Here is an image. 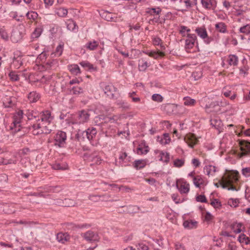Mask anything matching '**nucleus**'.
I'll return each instance as SVG.
<instances>
[{
    "label": "nucleus",
    "instance_id": "38",
    "mask_svg": "<svg viewBox=\"0 0 250 250\" xmlns=\"http://www.w3.org/2000/svg\"><path fill=\"white\" fill-rule=\"evenodd\" d=\"M98 42L96 41L89 42L86 44L85 46L90 50H94L98 47Z\"/></svg>",
    "mask_w": 250,
    "mask_h": 250
},
{
    "label": "nucleus",
    "instance_id": "25",
    "mask_svg": "<svg viewBox=\"0 0 250 250\" xmlns=\"http://www.w3.org/2000/svg\"><path fill=\"white\" fill-rule=\"evenodd\" d=\"M27 98L30 102L36 103L40 98V96L36 91H32L27 95Z\"/></svg>",
    "mask_w": 250,
    "mask_h": 250
},
{
    "label": "nucleus",
    "instance_id": "4",
    "mask_svg": "<svg viewBox=\"0 0 250 250\" xmlns=\"http://www.w3.org/2000/svg\"><path fill=\"white\" fill-rule=\"evenodd\" d=\"M66 132L59 130L54 136L55 145L58 146L60 147H64L66 143Z\"/></svg>",
    "mask_w": 250,
    "mask_h": 250
},
{
    "label": "nucleus",
    "instance_id": "13",
    "mask_svg": "<svg viewBox=\"0 0 250 250\" xmlns=\"http://www.w3.org/2000/svg\"><path fill=\"white\" fill-rule=\"evenodd\" d=\"M26 29L25 26L21 24H20L17 26V34L18 33V40H17V42L21 41L25 38L26 35Z\"/></svg>",
    "mask_w": 250,
    "mask_h": 250
},
{
    "label": "nucleus",
    "instance_id": "49",
    "mask_svg": "<svg viewBox=\"0 0 250 250\" xmlns=\"http://www.w3.org/2000/svg\"><path fill=\"white\" fill-rule=\"evenodd\" d=\"M26 16L28 19L35 20L37 18L38 15L37 12L31 11V12H28Z\"/></svg>",
    "mask_w": 250,
    "mask_h": 250
},
{
    "label": "nucleus",
    "instance_id": "46",
    "mask_svg": "<svg viewBox=\"0 0 250 250\" xmlns=\"http://www.w3.org/2000/svg\"><path fill=\"white\" fill-rule=\"evenodd\" d=\"M239 31L240 33L249 34L250 33V25L249 24H247L240 27Z\"/></svg>",
    "mask_w": 250,
    "mask_h": 250
},
{
    "label": "nucleus",
    "instance_id": "61",
    "mask_svg": "<svg viewBox=\"0 0 250 250\" xmlns=\"http://www.w3.org/2000/svg\"><path fill=\"white\" fill-rule=\"evenodd\" d=\"M242 174L246 177H250V167H245L242 168Z\"/></svg>",
    "mask_w": 250,
    "mask_h": 250
},
{
    "label": "nucleus",
    "instance_id": "12",
    "mask_svg": "<svg viewBox=\"0 0 250 250\" xmlns=\"http://www.w3.org/2000/svg\"><path fill=\"white\" fill-rule=\"evenodd\" d=\"M101 16L105 20L109 21L116 22L118 17L114 13L107 11H104L100 14Z\"/></svg>",
    "mask_w": 250,
    "mask_h": 250
},
{
    "label": "nucleus",
    "instance_id": "47",
    "mask_svg": "<svg viewBox=\"0 0 250 250\" xmlns=\"http://www.w3.org/2000/svg\"><path fill=\"white\" fill-rule=\"evenodd\" d=\"M211 125L214 126L217 129H219V128L221 127L222 125V122L220 120H213L211 121Z\"/></svg>",
    "mask_w": 250,
    "mask_h": 250
},
{
    "label": "nucleus",
    "instance_id": "57",
    "mask_svg": "<svg viewBox=\"0 0 250 250\" xmlns=\"http://www.w3.org/2000/svg\"><path fill=\"white\" fill-rule=\"evenodd\" d=\"M129 97H130L132 101L134 103L139 102L141 100L140 98L138 97H135V96L136 95V93L135 92H133L132 93H129Z\"/></svg>",
    "mask_w": 250,
    "mask_h": 250
},
{
    "label": "nucleus",
    "instance_id": "28",
    "mask_svg": "<svg viewBox=\"0 0 250 250\" xmlns=\"http://www.w3.org/2000/svg\"><path fill=\"white\" fill-rule=\"evenodd\" d=\"M146 166V163L143 160H135L133 164V167L137 170L142 169Z\"/></svg>",
    "mask_w": 250,
    "mask_h": 250
},
{
    "label": "nucleus",
    "instance_id": "14",
    "mask_svg": "<svg viewBox=\"0 0 250 250\" xmlns=\"http://www.w3.org/2000/svg\"><path fill=\"white\" fill-rule=\"evenodd\" d=\"M162 12V9L160 7L148 8L146 10V13L150 16H153L154 18L160 16Z\"/></svg>",
    "mask_w": 250,
    "mask_h": 250
},
{
    "label": "nucleus",
    "instance_id": "58",
    "mask_svg": "<svg viewBox=\"0 0 250 250\" xmlns=\"http://www.w3.org/2000/svg\"><path fill=\"white\" fill-rule=\"evenodd\" d=\"M3 104L5 105V106L7 107H11L15 105V104L13 103L11 98L7 99V100H5V102H3Z\"/></svg>",
    "mask_w": 250,
    "mask_h": 250
},
{
    "label": "nucleus",
    "instance_id": "20",
    "mask_svg": "<svg viewBox=\"0 0 250 250\" xmlns=\"http://www.w3.org/2000/svg\"><path fill=\"white\" fill-rule=\"evenodd\" d=\"M195 31L197 35L202 39L205 40L206 38H208V33L205 27L202 26L200 27H197L195 30Z\"/></svg>",
    "mask_w": 250,
    "mask_h": 250
},
{
    "label": "nucleus",
    "instance_id": "19",
    "mask_svg": "<svg viewBox=\"0 0 250 250\" xmlns=\"http://www.w3.org/2000/svg\"><path fill=\"white\" fill-rule=\"evenodd\" d=\"M164 111L168 114L174 113L177 110V105L174 104H167L164 106Z\"/></svg>",
    "mask_w": 250,
    "mask_h": 250
},
{
    "label": "nucleus",
    "instance_id": "56",
    "mask_svg": "<svg viewBox=\"0 0 250 250\" xmlns=\"http://www.w3.org/2000/svg\"><path fill=\"white\" fill-rule=\"evenodd\" d=\"M196 200L199 202L205 203H208V201L206 198V197L205 196V195H204L203 194L197 195L196 197Z\"/></svg>",
    "mask_w": 250,
    "mask_h": 250
},
{
    "label": "nucleus",
    "instance_id": "24",
    "mask_svg": "<svg viewBox=\"0 0 250 250\" xmlns=\"http://www.w3.org/2000/svg\"><path fill=\"white\" fill-rule=\"evenodd\" d=\"M197 222L190 220H186L183 222V226L185 229H192L197 227Z\"/></svg>",
    "mask_w": 250,
    "mask_h": 250
},
{
    "label": "nucleus",
    "instance_id": "21",
    "mask_svg": "<svg viewBox=\"0 0 250 250\" xmlns=\"http://www.w3.org/2000/svg\"><path fill=\"white\" fill-rule=\"evenodd\" d=\"M121 208H126V210L124 211V212H126L129 214H134L139 212L140 208L139 207L137 206L129 205L128 206H121Z\"/></svg>",
    "mask_w": 250,
    "mask_h": 250
},
{
    "label": "nucleus",
    "instance_id": "63",
    "mask_svg": "<svg viewBox=\"0 0 250 250\" xmlns=\"http://www.w3.org/2000/svg\"><path fill=\"white\" fill-rule=\"evenodd\" d=\"M127 154L125 152L121 151L120 152V156L119 159L120 160L119 163L123 162L127 158Z\"/></svg>",
    "mask_w": 250,
    "mask_h": 250
},
{
    "label": "nucleus",
    "instance_id": "33",
    "mask_svg": "<svg viewBox=\"0 0 250 250\" xmlns=\"http://www.w3.org/2000/svg\"><path fill=\"white\" fill-rule=\"evenodd\" d=\"M149 66L148 62L143 59L139 60L138 67L140 71H145Z\"/></svg>",
    "mask_w": 250,
    "mask_h": 250
},
{
    "label": "nucleus",
    "instance_id": "59",
    "mask_svg": "<svg viewBox=\"0 0 250 250\" xmlns=\"http://www.w3.org/2000/svg\"><path fill=\"white\" fill-rule=\"evenodd\" d=\"M166 18L164 17H162L160 18V16H158L154 17L153 21H154L156 23H160L161 24L164 23L165 22Z\"/></svg>",
    "mask_w": 250,
    "mask_h": 250
},
{
    "label": "nucleus",
    "instance_id": "26",
    "mask_svg": "<svg viewBox=\"0 0 250 250\" xmlns=\"http://www.w3.org/2000/svg\"><path fill=\"white\" fill-rule=\"evenodd\" d=\"M157 141L160 142L161 144L167 145L170 143L171 139L168 133H164L163 134V138L158 136Z\"/></svg>",
    "mask_w": 250,
    "mask_h": 250
},
{
    "label": "nucleus",
    "instance_id": "64",
    "mask_svg": "<svg viewBox=\"0 0 250 250\" xmlns=\"http://www.w3.org/2000/svg\"><path fill=\"white\" fill-rule=\"evenodd\" d=\"M53 169L55 170H63L65 168L59 163H56L52 165Z\"/></svg>",
    "mask_w": 250,
    "mask_h": 250
},
{
    "label": "nucleus",
    "instance_id": "18",
    "mask_svg": "<svg viewBox=\"0 0 250 250\" xmlns=\"http://www.w3.org/2000/svg\"><path fill=\"white\" fill-rule=\"evenodd\" d=\"M86 135V138L89 141L92 140L96 136L97 131V129L94 127H90L85 130Z\"/></svg>",
    "mask_w": 250,
    "mask_h": 250
},
{
    "label": "nucleus",
    "instance_id": "17",
    "mask_svg": "<svg viewBox=\"0 0 250 250\" xmlns=\"http://www.w3.org/2000/svg\"><path fill=\"white\" fill-rule=\"evenodd\" d=\"M193 182L194 185L197 188H200L201 186H206L207 185L204 178L200 175L193 177Z\"/></svg>",
    "mask_w": 250,
    "mask_h": 250
},
{
    "label": "nucleus",
    "instance_id": "27",
    "mask_svg": "<svg viewBox=\"0 0 250 250\" xmlns=\"http://www.w3.org/2000/svg\"><path fill=\"white\" fill-rule=\"evenodd\" d=\"M68 68L72 74L77 75L81 73L80 68L77 64H73L69 65Z\"/></svg>",
    "mask_w": 250,
    "mask_h": 250
},
{
    "label": "nucleus",
    "instance_id": "53",
    "mask_svg": "<svg viewBox=\"0 0 250 250\" xmlns=\"http://www.w3.org/2000/svg\"><path fill=\"white\" fill-rule=\"evenodd\" d=\"M0 36L1 39L5 41H7L8 39V36L3 27L0 28Z\"/></svg>",
    "mask_w": 250,
    "mask_h": 250
},
{
    "label": "nucleus",
    "instance_id": "11",
    "mask_svg": "<svg viewBox=\"0 0 250 250\" xmlns=\"http://www.w3.org/2000/svg\"><path fill=\"white\" fill-rule=\"evenodd\" d=\"M103 90L105 94L110 99H114L115 98L114 92L116 91L117 88L112 84H110L105 85L103 88Z\"/></svg>",
    "mask_w": 250,
    "mask_h": 250
},
{
    "label": "nucleus",
    "instance_id": "62",
    "mask_svg": "<svg viewBox=\"0 0 250 250\" xmlns=\"http://www.w3.org/2000/svg\"><path fill=\"white\" fill-rule=\"evenodd\" d=\"M8 180V176L5 174L2 173L0 174V185L6 183Z\"/></svg>",
    "mask_w": 250,
    "mask_h": 250
},
{
    "label": "nucleus",
    "instance_id": "6",
    "mask_svg": "<svg viewBox=\"0 0 250 250\" xmlns=\"http://www.w3.org/2000/svg\"><path fill=\"white\" fill-rule=\"evenodd\" d=\"M185 141L191 148H193L194 146L198 143L199 141L196 136L192 133H189L184 137Z\"/></svg>",
    "mask_w": 250,
    "mask_h": 250
},
{
    "label": "nucleus",
    "instance_id": "48",
    "mask_svg": "<svg viewBox=\"0 0 250 250\" xmlns=\"http://www.w3.org/2000/svg\"><path fill=\"white\" fill-rule=\"evenodd\" d=\"M88 158L89 159H91V161L97 165L100 164L101 162L102 161V159H101V157L98 156V155H96V156L89 155L88 156Z\"/></svg>",
    "mask_w": 250,
    "mask_h": 250
},
{
    "label": "nucleus",
    "instance_id": "7",
    "mask_svg": "<svg viewBox=\"0 0 250 250\" xmlns=\"http://www.w3.org/2000/svg\"><path fill=\"white\" fill-rule=\"evenodd\" d=\"M188 38L185 41V49L186 50L191 49L195 45L197 37L194 34L188 33L187 35Z\"/></svg>",
    "mask_w": 250,
    "mask_h": 250
},
{
    "label": "nucleus",
    "instance_id": "22",
    "mask_svg": "<svg viewBox=\"0 0 250 250\" xmlns=\"http://www.w3.org/2000/svg\"><path fill=\"white\" fill-rule=\"evenodd\" d=\"M26 70L17 71V81L21 80L22 81H27L28 80V74L26 73Z\"/></svg>",
    "mask_w": 250,
    "mask_h": 250
},
{
    "label": "nucleus",
    "instance_id": "41",
    "mask_svg": "<svg viewBox=\"0 0 250 250\" xmlns=\"http://www.w3.org/2000/svg\"><path fill=\"white\" fill-rule=\"evenodd\" d=\"M70 91L74 95H79L83 92V89L81 87L73 86L70 89Z\"/></svg>",
    "mask_w": 250,
    "mask_h": 250
},
{
    "label": "nucleus",
    "instance_id": "36",
    "mask_svg": "<svg viewBox=\"0 0 250 250\" xmlns=\"http://www.w3.org/2000/svg\"><path fill=\"white\" fill-rule=\"evenodd\" d=\"M160 161H164L166 163H168L169 161V154L168 152H164L161 151L160 153Z\"/></svg>",
    "mask_w": 250,
    "mask_h": 250
},
{
    "label": "nucleus",
    "instance_id": "32",
    "mask_svg": "<svg viewBox=\"0 0 250 250\" xmlns=\"http://www.w3.org/2000/svg\"><path fill=\"white\" fill-rule=\"evenodd\" d=\"M204 172L208 175H213L216 171V167L211 165L206 166L204 168Z\"/></svg>",
    "mask_w": 250,
    "mask_h": 250
},
{
    "label": "nucleus",
    "instance_id": "39",
    "mask_svg": "<svg viewBox=\"0 0 250 250\" xmlns=\"http://www.w3.org/2000/svg\"><path fill=\"white\" fill-rule=\"evenodd\" d=\"M184 104L188 106L194 105L196 103L195 100L191 99L189 97H186L184 98Z\"/></svg>",
    "mask_w": 250,
    "mask_h": 250
},
{
    "label": "nucleus",
    "instance_id": "23",
    "mask_svg": "<svg viewBox=\"0 0 250 250\" xmlns=\"http://www.w3.org/2000/svg\"><path fill=\"white\" fill-rule=\"evenodd\" d=\"M176 187L181 194L188 193L189 191V184L187 182H185L184 185L182 184L180 187L179 186L177 183Z\"/></svg>",
    "mask_w": 250,
    "mask_h": 250
},
{
    "label": "nucleus",
    "instance_id": "2",
    "mask_svg": "<svg viewBox=\"0 0 250 250\" xmlns=\"http://www.w3.org/2000/svg\"><path fill=\"white\" fill-rule=\"evenodd\" d=\"M241 152L239 154L240 158L246 156H250V141L238 140Z\"/></svg>",
    "mask_w": 250,
    "mask_h": 250
},
{
    "label": "nucleus",
    "instance_id": "34",
    "mask_svg": "<svg viewBox=\"0 0 250 250\" xmlns=\"http://www.w3.org/2000/svg\"><path fill=\"white\" fill-rule=\"evenodd\" d=\"M228 61L230 65L236 66L238 64V58L235 55H229Z\"/></svg>",
    "mask_w": 250,
    "mask_h": 250
},
{
    "label": "nucleus",
    "instance_id": "30",
    "mask_svg": "<svg viewBox=\"0 0 250 250\" xmlns=\"http://www.w3.org/2000/svg\"><path fill=\"white\" fill-rule=\"evenodd\" d=\"M85 134V131L79 130L78 132L75 134V139L79 142L84 141L85 139L86 138Z\"/></svg>",
    "mask_w": 250,
    "mask_h": 250
},
{
    "label": "nucleus",
    "instance_id": "8",
    "mask_svg": "<svg viewBox=\"0 0 250 250\" xmlns=\"http://www.w3.org/2000/svg\"><path fill=\"white\" fill-rule=\"evenodd\" d=\"M203 7L208 10H212L213 13H216L215 9L217 7V1L216 0H201Z\"/></svg>",
    "mask_w": 250,
    "mask_h": 250
},
{
    "label": "nucleus",
    "instance_id": "55",
    "mask_svg": "<svg viewBox=\"0 0 250 250\" xmlns=\"http://www.w3.org/2000/svg\"><path fill=\"white\" fill-rule=\"evenodd\" d=\"M239 200L238 199L230 198L228 201V204L231 207L236 208L238 206Z\"/></svg>",
    "mask_w": 250,
    "mask_h": 250
},
{
    "label": "nucleus",
    "instance_id": "54",
    "mask_svg": "<svg viewBox=\"0 0 250 250\" xmlns=\"http://www.w3.org/2000/svg\"><path fill=\"white\" fill-rule=\"evenodd\" d=\"M163 99V97L159 94H154L152 96V100L155 102H162Z\"/></svg>",
    "mask_w": 250,
    "mask_h": 250
},
{
    "label": "nucleus",
    "instance_id": "43",
    "mask_svg": "<svg viewBox=\"0 0 250 250\" xmlns=\"http://www.w3.org/2000/svg\"><path fill=\"white\" fill-rule=\"evenodd\" d=\"M69 225L72 228H78V229H83V228H88L91 227V225L89 224H74L72 223H70Z\"/></svg>",
    "mask_w": 250,
    "mask_h": 250
},
{
    "label": "nucleus",
    "instance_id": "5",
    "mask_svg": "<svg viewBox=\"0 0 250 250\" xmlns=\"http://www.w3.org/2000/svg\"><path fill=\"white\" fill-rule=\"evenodd\" d=\"M52 119L53 118L51 116L50 111L45 110L40 113L36 121L37 122L41 121L42 123H44V124H47L48 125H49Z\"/></svg>",
    "mask_w": 250,
    "mask_h": 250
},
{
    "label": "nucleus",
    "instance_id": "1",
    "mask_svg": "<svg viewBox=\"0 0 250 250\" xmlns=\"http://www.w3.org/2000/svg\"><path fill=\"white\" fill-rule=\"evenodd\" d=\"M38 115H34V111L30 110H23L21 109L17 110V128H23L22 126L27 120H31L33 118L37 119Z\"/></svg>",
    "mask_w": 250,
    "mask_h": 250
},
{
    "label": "nucleus",
    "instance_id": "51",
    "mask_svg": "<svg viewBox=\"0 0 250 250\" xmlns=\"http://www.w3.org/2000/svg\"><path fill=\"white\" fill-rule=\"evenodd\" d=\"M185 164V160L184 159H176L173 163V165L175 167H182Z\"/></svg>",
    "mask_w": 250,
    "mask_h": 250
},
{
    "label": "nucleus",
    "instance_id": "44",
    "mask_svg": "<svg viewBox=\"0 0 250 250\" xmlns=\"http://www.w3.org/2000/svg\"><path fill=\"white\" fill-rule=\"evenodd\" d=\"M210 205L215 208H220L222 207V204L218 199H213L210 202Z\"/></svg>",
    "mask_w": 250,
    "mask_h": 250
},
{
    "label": "nucleus",
    "instance_id": "45",
    "mask_svg": "<svg viewBox=\"0 0 250 250\" xmlns=\"http://www.w3.org/2000/svg\"><path fill=\"white\" fill-rule=\"evenodd\" d=\"M218 104H219V101H213L208 104H206L205 105V108L206 109L212 108V109H214V110L216 111V109H215V108L218 107Z\"/></svg>",
    "mask_w": 250,
    "mask_h": 250
},
{
    "label": "nucleus",
    "instance_id": "50",
    "mask_svg": "<svg viewBox=\"0 0 250 250\" xmlns=\"http://www.w3.org/2000/svg\"><path fill=\"white\" fill-rule=\"evenodd\" d=\"M0 142H3L6 140H8L10 139L11 141L13 140V139L11 138V135H5L4 132H0Z\"/></svg>",
    "mask_w": 250,
    "mask_h": 250
},
{
    "label": "nucleus",
    "instance_id": "3",
    "mask_svg": "<svg viewBox=\"0 0 250 250\" xmlns=\"http://www.w3.org/2000/svg\"><path fill=\"white\" fill-rule=\"evenodd\" d=\"M239 180V172L235 170L233 171L231 174L227 179V185L229 187L227 188L229 190L237 191L238 189L233 186V183L237 182Z\"/></svg>",
    "mask_w": 250,
    "mask_h": 250
},
{
    "label": "nucleus",
    "instance_id": "52",
    "mask_svg": "<svg viewBox=\"0 0 250 250\" xmlns=\"http://www.w3.org/2000/svg\"><path fill=\"white\" fill-rule=\"evenodd\" d=\"M44 123H42V130L43 134H49L51 133L52 129L51 127L47 125H43Z\"/></svg>",
    "mask_w": 250,
    "mask_h": 250
},
{
    "label": "nucleus",
    "instance_id": "15",
    "mask_svg": "<svg viewBox=\"0 0 250 250\" xmlns=\"http://www.w3.org/2000/svg\"><path fill=\"white\" fill-rule=\"evenodd\" d=\"M139 147L137 148V153L138 154H146L149 151L148 146L146 145L144 140L142 141Z\"/></svg>",
    "mask_w": 250,
    "mask_h": 250
},
{
    "label": "nucleus",
    "instance_id": "16",
    "mask_svg": "<svg viewBox=\"0 0 250 250\" xmlns=\"http://www.w3.org/2000/svg\"><path fill=\"white\" fill-rule=\"evenodd\" d=\"M70 235L67 233L59 232L56 235V239L58 241L62 244H64L70 239Z\"/></svg>",
    "mask_w": 250,
    "mask_h": 250
},
{
    "label": "nucleus",
    "instance_id": "40",
    "mask_svg": "<svg viewBox=\"0 0 250 250\" xmlns=\"http://www.w3.org/2000/svg\"><path fill=\"white\" fill-rule=\"evenodd\" d=\"M76 203L73 200L68 198L64 199V207H71L76 205Z\"/></svg>",
    "mask_w": 250,
    "mask_h": 250
},
{
    "label": "nucleus",
    "instance_id": "60",
    "mask_svg": "<svg viewBox=\"0 0 250 250\" xmlns=\"http://www.w3.org/2000/svg\"><path fill=\"white\" fill-rule=\"evenodd\" d=\"M137 247L138 250H149V247L143 243H138Z\"/></svg>",
    "mask_w": 250,
    "mask_h": 250
},
{
    "label": "nucleus",
    "instance_id": "9",
    "mask_svg": "<svg viewBox=\"0 0 250 250\" xmlns=\"http://www.w3.org/2000/svg\"><path fill=\"white\" fill-rule=\"evenodd\" d=\"M81 235L83 238L89 242L97 241L99 239L98 234L91 230H88L85 233H82Z\"/></svg>",
    "mask_w": 250,
    "mask_h": 250
},
{
    "label": "nucleus",
    "instance_id": "31",
    "mask_svg": "<svg viewBox=\"0 0 250 250\" xmlns=\"http://www.w3.org/2000/svg\"><path fill=\"white\" fill-rule=\"evenodd\" d=\"M79 64L83 68L89 71H95L96 68H95L93 64H91L87 61H82Z\"/></svg>",
    "mask_w": 250,
    "mask_h": 250
},
{
    "label": "nucleus",
    "instance_id": "42",
    "mask_svg": "<svg viewBox=\"0 0 250 250\" xmlns=\"http://www.w3.org/2000/svg\"><path fill=\"white\" fill-rule=\"evenodd\" d=\"M67 10L64 8H60L57 9L56 14L61 17H64L67 14Z\"/></svg>",
    "mask_w": 250,
    "mask_h": 250
},
{
    "label": "nucleus",
    "instance_id": "37",
    "mask_svg": "<svg viewBox=\"0 0 250 250\" xmlns=\"http://www.w3.org/2000/svg\"><path fill=\"white\" fill-rule=\"evenodd\" d=\"M29 165V163L26 160L24 159H21L20 162L18 164V172L23 171V167H26L27 165Z\"/></svg>",
    "mask_w": 250,
    "mask_h": 250
},
{
    "label": "nucleus",
    "instance_id": "35",
    "mask_svg": "<svg viewBox=\"0 0 250 250\" xmlns=\"http://www.w3.org/2000/svg\"><path fill=\"white\" fill-rule=\"evenodd\" d=\"M42 31L43 28L42 27H36L31 34V38L32 39L38 38L41 35Z\"/></svg>",
    "mask_w": 250,
    "mask_h": 250
},
{
    "label": "nucleus",
    "instance_id": "10",
    "mask_svg": "<svg viewBox=\"0 0 250 250\" xmlns=\"http://www.w3.org/2000/svg\"><path fill=\"white\" fill-rule=\"evenodd\" d=\"M90 114L87 110H82L79 112L78 121L80 124L87 122L89 120Z\"/></svg>",
    "mask_w": 250,
    "mask_h": 250
},
{
    "label": "nucleus",
    "instance_id": "29",
    "mask_svg": "<svg viewBox=\"0 0 250 250\" xmlns=\"http://www.w3.org/2000/svg\"><path fill=\"white\" fill-rule=\"evenodd\" d=\"M215 27L216 30L220 33H225L227 32V26L223 22H220L215 24Z\"/></svg>",
    "mask_w": 250,
    "mask_h": 250
}]
</instances>
